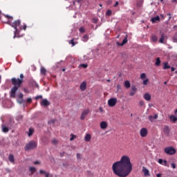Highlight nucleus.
Listing matches in <instances>:
<instances>
[{
	"mask_svg": "<svg viewBox=\"0 0 177 177\" xmlns=\"http://www.w3.org/2000/svg\"><path fill=\"white\" fill-rule=\"evenodd\" d=\"M113 174L119 177H127L132 172V163L128 156H123L120 161L112 165Z\"/></svg>",
	"mask_w": 177,
	"mask_h": 177,
	"instance_id": "obj_1",
	"label": "nucleus"
},
{
	"mask_svg": "<svg viewBox=\"0 0 177 177\" xmlns=\"http://www.w3.org/2000/svg\"><path fill=\"white\" fill-rule=\"evenodd\" d=\"M4 17L7 19V23L10 24V26H12L13 28H15V35H14V38H19V34L21 30H26L27 28V25L24 24V25H20V20H17L14 22L13 21V17H10L9 15H4Z\"/></svg>",
	"mask_w": 177,
	"mask_h": 177,
	"instance_id": "obj_2",
	"label": "nucleus"
},
{
	"mask_svg": "<svg viewBox=\"0 0 177 177\" xmlns=\"http://www.w3.org/2000/svg\"><path fill=\"white\" fill-rule=\"evenodd\" d=\"M11 82L14 86L11 88L10 97H16V92H17V89L21 86L23 80L13 77L11 79Z\"/></svg>",
	"mask_w": 177,
	"mask_h": 177,
	"instance_id": "obj_3",
	"label": "nucleus"
},
{
	"mask_svg": "<svg viewBox=\"0 0 177 177\" xmlns=\"http://www.w3.org/2000/svg\"><path fill=\"white\" fill-rule=\"evenodd\" d=\"M164 151L168 156H174L176 153V149L173 147H168L165 148Z\"/></svg>",
	"mask_w": 177,
	"mask_h": 177,
	"instance_id": "obj_4",
	"label": "nucleus"
},
{
	"mask_svg": "<svg viewBox=\"0 0 177 177\" xmlns=\"http://www.w3.org/2000/svg\"><path fill=\"white\" fill-rule=\"evenodd\" d=\"M35 147H37V142H35V141H30L26 145L25 150H32V149H35Z\"/></svg>",
	"mask_w": 177,
	"mask_h": 177,
	"instance_id": "obj_5",
	"label": "nucleus"
},
{
	"mask_svg": "<svg viewBox=\"0 0 177 177\" xmlns=\"http://www.w3.org/2000/svg\"><path fill=\"white\" fill-rule=\"evenodd\" d=\"M117 104V98L112 97L108 100V106L109 107H114Z\"/></svg>",
	"mask_w": 177,
	"mask_h": 177,
	"instance_id": "obj_6",
	"label": "nucleus"
},
{
	"mask_svg": "<svg viewBox=\"0 0 177 177\" xmlns=\"http://www.w3.org/2000/svg\"><path fill=\"white\" fill-rule=\"evenodd\" d=\"M148 133H149V131H147V129L146 128H142L140 131V135L141 138H146Z\"/></svg>",
	"mask_w": 177,
	"mask_h": 177,
	"instance_id": "obj_7",
	"label": "nucleus"
},
{
	"mask_svg": "<svg viewBox=\"0 0 177 177\" xmlns=\"http://www.w3.org/2000/svg\"><path fill=\"white\" fill-rule=\"evenodd\" d=\"M88 114H89V110L88 109L84 110L82 112V114L80 116V120H85V118H86V116L88 115Z\"/></svg>",
	"mask_w": 177,
	"mask_h": 177,
	"instance_id": "obj_8",
	"label": "nucleus"
},
{
	"mask_svg": "<svg viewBox=\"0 0 177 177\" xmlns=\"http://www.w3.org/2000/svg\"><path fill=\"white\" fill-rule=\"evenodd\" d=\"M148 118L151 122H154V120H157L158 118V115L155 114L154 115H149L148 116Z\"/></svg>",
	"mask_w": 177,
	"mask_h": 177,
	"instance_id": "obj_9",
	"label": "nucleus"
},
{
	"mask_svg": "<svg viewBox=\"0 0 177 177\" xmlns=\"http://www.w3.org/2000/svg\"><path fill=\"white\" fill-rule=\"evenodd\" d=\"M163 132L166 135V136H169V127L168 126H165L163 129Z\"/></svg>",
	"mask_w": 177,
	"mask_h": 177,
	"instance_id": "obj_10",
	"label": "nucleus"
},
{
	"mask_svg": "<svg viewBox=\"0 0 177 177\" xmlns=\"http://www.w3.org/2000/svg\"><path fill=\"white\" fill-rule=\"evenodd\" d=\"M80 90L84 91L86 89V82H82V84H80Z\"/></svg>",
	"mask_w": 177,
	"mask_h": 177,
	"instance_id": "obj_11",
	"label": "nucleus"
},
{
	"mask_svg": "<svg viewBox=\"0 0 177 177\" xmlns=\"http://www.w3.org/2000/svg\"><path fill=\"white\" fill-rule=\"evenodd\" d=\"M144 99H145L147 102H150V100H151V95L147 93L144 95Z\"/></svg>",
	"mask_w": 177,
	"mask_h": 177,
	"instance_id": "obj_12",
	"label": "nucleus"
},
{
	"mask_svg": "<svg viewBox=\"0 0 177 177\" xmlns=\"http://www.w3.org/2000/svg\"><path fill=\"white\" fill-rule=\"evenodd\" d=\"M108 124L106 122L102 121L100 122V128L101 129H106V128H107Z\"/></svg>",
	"mask_w": 177,
	"mask_h": 177,
	"instance_id": "obj_13",
	"label": "nucleus"
},
{
	"mask_svg": "<svg viewBox=\"0 0 177 177\" xmlns=\"http://www.w3.org/2000/svg\"><path fill=\"white\" fill-rule=\"evenodd\" d=\"M142 172H144L145 176H149L150 174L149 171V169H147L146 167H142Z\"/></svg>",
	"mask_w": 177,
	"mask_h": 177,
	"instance_id": "obj_14",
	"label": "nucleus"
},
{
	"mask_svg": "<svg viewBox=\"0 0 177 177\" xmlns=\"http://www.w3.org/2000/svg\"><path fill=\"white\" fill-rule=\"evenodd\" d=\"M41 106H49V101H48V100L44 99L41 102Z\"/></svg>",
	"mask_w": 177,
	"mask_h": 177,
	"instance_id": "obj_15",
	"label": "nucleus"
},
{
	"mask_svg": "<svg viewBox=\"0 0 177 177\" xmlns=\"http://www.w3.org/2000/svg\"><path fill=\"white\" fill-rule=\"evenodd\" d=\"M91 138H92V136H91V134L87 133V134L85 136V138H84L85 142H91Z\"/></svg>",
	"mask_w": 177,
	"mask_h": 177,
	"instance_id": "obj_16",
	"label": "nucleus"
},
{
	"mask_svg": "<svg viewBox=\"0 0 177 177\" xmlns=\"http://www.w3.org/2000/svg\"><path fill=\"white\" fill-rule=\"evenodd\" d=\"M68 44L70 45H71V46H75L77 45V44H78V42L75 41V40H74V39H73L68 41Z\"/></svg>",
	"mask_w": 177,
	"mask_h": 177,
	"instance_id": "obj_17",
	"label": "nucleus"
},
{
	"mask_svg": "<svg viewBox=\"0 0 177 177\" xmlns=\"http://www.w3.org/2000/svg\"><path fill=\"white\" fill-rule=\"evenodd\" d=\"M151 21L152 23H157V21H160V17H159V16H157V17H153V18L151 19Z\"/></svg>",
	"mask_w": 177,
	"mask_h": 177,
	"instance_id": "obj_18",
	"label": "nucleus"
},
{
	"mask_svg": "<svg viewBox=\"0 0 177 177\" xmlns=\"http://www.w3.org/2000/svg\"><path fill=\"white\" fill-rule=\"evenodd\" d=\"M89 39V36L88 35H84L83 37H82V41L83 42H88Z\"/></svg>",
	"mask_w": 177,
	"mask_h": 177,
	"instance_id": "obj_19",
	"label": "nucleus"
},
{
	"mask_svg": "<svg viewBox=\"0 0 177 177\" xmlns=\"http://www.w3.org/2000/svg\"><path fill=\"white\" fill-rule=\"evenodd\" d=\"M124 86L127 89H129V88H131V83L129 82V81L127 80L124 82Z\"/></svg>",
	"mask_w": 177,
	"mask_h": 177,
	"instance_id": "obj_20",
	"label": "nucleus"
},
{
	"mask_svg": "<svg viewBox=\"0 0 177 177\" xmlns=\"http://www.w3.org/2000/svg\"><path fill=\"white\" fill-rule=\"evenodd\" d=\"M127 42H128V38L126 37L124 38L122 43V44H118V45H120V46H123L124 45H125V44H127Z\"/></svg>",
	"mask_w": 177,
	"mask_h": 177,
	"instance_id": "obj_21",
	"label": "nucleus"
},
{
	"mask_svg": "<svg viewBox=\"0 0 177 177\" xmlns=\"http://www.w3.org/2000/svg\"><path fill=\"white\" fill-rule=\"evenodd\" d=\"M39 174H43L44 175H45V177H49V173H47L44 170H40Z\"/></svg>",
	"mask_w": 177,
	"mask_h": 177,
	"instance_id": "obj_22",
	"label": "nucleus"
},
{
	"mask_svg": "<svg viewBox=\"0 0 177 177\" xmlns=\"http://www.w3.org/2000/svg\"><path fill=\"white\" fill-rule=\"evenodd\" d=\"M8 160L10 162H15V156H13V155H10L8 156Z\"/></svg>",
	"mask_w": 177,
	"mask_h": 177,
	"instance_id": "obj_23",
	"label": "nucleus"
},
{
	"mask_svg": "<svg viewBox=\"0 0 177 177\" xmlns=\"http://www.w3.org/2000/svg\"><path fill=\"white\" fill-rule=\"evenodd\" d=\"M2 131H3V132L6 133L7 132H9V129H8V127H6L5 125H3Z\"/></svg>",
	"mask_w": 177,
	"mask_h": 177,
	"instance_id": "obj_24",
	"label": "nucleus"
},
{
	"mask_svg": "<svg viewBox=\"0 0 177 177\" xmlns=\"http://www.w3.org/2000/svg\"><path fill=\"white\" fill-rule=\"evenodd\" d=\"M160 64H161V60L160 59V57H157L155 65L156 66H160Z\"/></svg>",
	"mask_w": 177,
	"mask_h": 177,
	"instance_id": "obj_25",
	"label": "nucleus"
},
{
	"mask_svg": "<svg viewBox=\"0 0 177 177\" xmlns=\"http://www.w3.org/2000/svg\"><path fill=\"white\" fill-rule=\"evenodd\" d=\"M170 120L171 121H173V122H176L177 121V118L172 115L170 116Z\"/></svg>",
	"mask_w": 177,
	"mask_h": 177,
	"instance_id": "obj_26",
	"label": "nucleus"
},
{
	"mask_svg": "<svg viewBox=\"0 0 177 177\" xmlns=\"http://www.w3.org/2000/svg\"><path fill=\"white\" fill-rule=\"evenodd\" d=\"M68 60L70 63H74V58L71 55L68 56Z\"/></svg>",
	"mask_w": 177,
	"mask_h": 177,
	"instance_id": "obj_27",
	"label": "nucleus"
},
{
	"mask_svg": "<svg viewBox=\"0 0 177 177\" xmlns=\"http://www.w3.org/2000/svg\"><path fill=\"white\" fill-rule=\"evenodd\" d=\"M29 170L31 171V174H35L37 171V169L35 167H30Z\"/></svg>",
	"mask_w": 177,
	"mask_h": 177,
	"instance_id": "obj_28",
	"label": "nucleus"
},
{
	"mask_svg": "<svg viewBox=\"0 0 177 177\" xmlns=\"http://www.w3.org/2000/svg\"><path fill=\"white\" fill-rule=\"evenodd\" d=\"M167 68H171V66L168 65V63H165L163 70H167Z\"/></svg>",
	"mask_w": 177,
	"mask_h": 177,
	"instance_id": "obj_29",
	"label": "nucleus"
},
{
	"mask_svg": "<svg viewBox=\"0 0 177 177\" xmlns=\"http://www.w3.org/2000/svg\"><path fill=\"white\" fill-rule=\"evenodd\" d=\"M76 138H77V136H76V135L71 134V138H70L71 142H73V140H74L75 139H76Z\"/></svg>",
	"mask_w": 177,
	"mask_h": 177,
	"instance_id": "obj_30",
	"label": "nucleus"
},
{
	"mask_svg": "<svg viewBox=\"0 0 177 177\" xmlns=\"http://www.w3.org/2000/svg\"><path fill=\"white\" fill-rule=\"evenodd\" d=\"M34 133V129H29V131H28V136H31V135H32Z\"/></svg>",
	"mask_w": 177,
	"mask_h": 177,
	"instance_id": "obj_31",
	"label": "nucleus"
},
{
	"mask_svg": "<svg viewBox=\"0 0 177 177\" xmlns=\"http://www.w3.org/2000/svg\"><path fill=\"white\" fill-rule=\"evenodd\" d=\"M164 37H165L164 34H162L161 38L159 40V42L160 44H164Z\"/></svg>",
	"mask_w": 177,
	"mask_h": 177,
	"instance_id": "obj_32",
	"label": "nucleus"
},
{
	"mask_svg": "<svg viewBox=\"0 0 177 177\" xmlns=\"http://www.w3.org/2000/svg\"><path fill=\"white\" fill-rule=\"evenodd\" d=\"M158 39V38L157 37V36L156 35L152 36V41H153V42H157Z\"/></svg>",
	"mask_w": 177,
	"mask_h": 177,
	"instance_id": "obj_33",
	"label": "nucleus"
},
{
	"mask_svg": "<svg viewBox=\"0 0 177 177\" xmlns=\"http://www.w3.org/2000/svg\"><path fill=\"white\" fill-rule=\"evenodd\" d=\"M41 74H43V75L46 74V70L45 69V68H41Z\"/></svg>",
	"mask_w": 177,
	"mask_h": 177,
	"instance_id": "obj_34",
	"label": "nucleus"
},
{
	"mask_svg": "<svg viewBox=\"0 0 177 177\" xmlns=\"http://www.w3.org/2000/svg\"><path fill=\"white\" fill-rule=\"evenodd\" d=\"M80 67H83V68H86L88 67V64H80Z\"/></svg>",
	"mask_w": 177,
	"mask_h": 177,
	"instance_id": "obj_35",
	"label": "nucleus"
},
{
	"mask_svg": "<svg viewBox=\"0 0 177 177\" xmlns=\"http://www.w3.org/2000/svg\"><path fill=\"white\" fill-rule=\"evenodd\" d=\"M79 31L80 32H85V28L84 27H80V28L79 29Z\"/></svg>",
	"mask_w": 177,
	"mask_h": 177,
	"instance_id": "obj_36",
	"label": "nucleus"
},
{
	"mask_svg": "<svg viewBox=\"0 0 177 177\" xmlns=\"http://www.w3.org/2000/svg\"><path fill=\"white\" fill-rule=\"evenodd\" d=\"M140 78H141V80H145V78H146V74L145 73H142L140 75Z\"/></svg>",
	"mask_w": 177,
	"mask_h": 177,
	"instance_id": "obj_37",
	"label": "nucleus"
},
{
	"mask_svg": "<svg viewBox=\"0 0 177 177\" xmlns=\"http://www.w3.org/2000/svg\"><path fill=\"white\" fill-rule=\"evenodd\" d=\"M111 13H112L111 10H108L106 11V14L107 15V16H111Z\"/></svg>",
	"mask_w": 177,
	"mask_h": 177,
	"instance_id": "obj_38",
	"label": "nucleus"
},
{
	"mask_svg": "<svg viewBox=\"0 0 177 177\" xmlns=\"http://www.w3.org/2000/svg\"><path fill=\"white\" fill-rule=\"evenodd\" d=\"M138 88H136L135 86H131V91H133V92H136Z\"/></svg>",
	"mask_w": 177,
	"mask_h": 177,
	"instance_id": "obj_39",
	"label": "nucleus"
},
{
	"mask_svg": "<svg viewBox=\"0 0 177 177\" xmlns=\"http://www.w3.org/2000/svg\"><path fill=\"white\" fill-rule=\"evenodd\" d=\"M174 42H177V34H176L173 37Z\"/></svg>",
	"mask_w": 177,
	"mask_h": 177,
	"instance_id": "obj_40",
	"label": "nucleus"
},
{
	"mask_svg": "<svg viewBox=\"0 0 177 177\" xmlns=\"http://www.w3.org/2000/svg\"><path fill=\"white\" fill-rule=\"evenodd\" d=\"M82 156L80 153H77V160H81Z\"/></svg>",
	"mask_w": 177,
	"mask_h": 177,
	"instance_id": "obj_41",
	"label": "nucleus"
},
{
	"mask_svg": "<svg viewBox=\"0 0 177 177\" xmlns=\"http://www.w3.org/2000/svg\"><path fill=\"white\" fill-rule=\"evenodd\" d=\"M158 162L159 164H160L161 165H162V164L164 163V160H162V159H159L158 161Z\"/></svg>",
	"mask_w": 177,
	"mask_h": 177,
	"instance_id": "obj_42",
	"label": "nucleus"
},
{
	"mask_svg": "<svg viewBox=\"0 0 177 177\" xmlns=\"http://www.w3.org/2000/svg\"><path fill=\"white\" fill-rule=\"evenodd\" d=\"M167 164H168V162L167 160H164L162 165H164L165 167H167Z\"/></svg>",
	"mask_w": 177,
	"mask_h": 177,
	"instance_id": "obj_43",
	"label": "nucleus"
},
{
	"mask_svg": "<svg viewBox=\"0 0 177 177\" xmlns=\"http://www.w3.org/2000/svg\"><path fill=\"white\" fill-rule=\"evenodd\" d=\"M147 82H149V79H147L143 81V85H147Z\"/></svg>",
	"mask_w": 177,
	"mask_h": 177,
	"instance_id": "obj_44",
	"label": "nucleus"
},
{
	"mask_svg": "<svg viewBox=\"0 0 177 177\" xmlns=\"http://www.w3.org/2000/svg\"><path fill=\"white\" fill-rule=\"evenodd\" d=\"M26 102H27V103H32V100L31 99V98H28L27 100H26Z\"/></svg>",
	"mask_w": 177,
	"mask_h": 177,
	"instance_id": "obj_45",
	"label": "nucleus"
},
{
	"mask_svg": "<svg viewBox=\"0 0 177 177\" xmlns=\"http://www.w3.org/2000/svg\"><path fill=\"white\" fill-rule=\"evenodd\" d=\"M171 167L173 168V169H175V168H176V165H175V163H171Z\"/></svg>",
	"mask_w": 177,
	"mask_h": 177,
	"instance_id": "obj_46",
	"label": "nucleus"
},
{
	"mask_svg": "<svg viewBox=\"0 0 177 177\" xmlns=\"http://www.w3.org/2000/svg\"><path fill=\"white\" fill-rule=\"evenodd\" d=\"M136 93V91H131L129 94L130 96H133Z\"/></svg>",
	"mask_w": 177,
	"mask_h": 177,
	"instance_id": "obj_47",
	"label": "nucleus"
},
{
	"mask_svg": "<svg viewBox=\"0 0 177 177\" xmlns=\"http://www.w3.org/2000/svg\"><path fill=\"white\" fill-rule=\"evenodd\" d=\"M38 99H42V95H38V96L35 97L36 100H38Z\"/></svg>",
	"mask_w": 177,
	"mask_h": 177,
	"instance_id": "obj_48",
	"label": "nucleus"
},
{
	"mask_svg": "<svg viewBox=\"0 0 177 177\" xmlns=\"http://www.w3.org/2000/svg\"><path fill=\"white\" fill-rule=\"evenodd\" d=\"M139 104H140V106H145V102L140 101V102H139Z\"/></svg>",
	"mask_w": 177,
	"mask_h": 177,
	"instance_id": "obj_49",
	"label": "nucleus"
},
{
	"mask_svg": "<svg viewBox=\"0 0 177 177\" xmlns=\"http://www.w3.org/2000/svg\"><path fill=\"white\" fill-rule=\"evenodd\" d=\"M93 23H95V24H96V23H97V19L94 18L93 19Z\"/></svg>",
	"mask_w": 177,
	"mask_h": 177,
	"instance_id": "obj_50",
	"label": "nucleus"
},
{
	"mask_svg": "<svg viewBox=\"0 0 177 177\" xmlns=\"http://www.w3.org/2000/svg\"><path fill=\"white\" fill-rule=\"evenodd\" d=\"M18 103H19V104H21V103H23V100H21L20 98L18 100Z\"/></svg>",
	"mask_w": 177,
	"mask_h": 177,
	"instance_id": "obj_51",
	"label": "nucleus"
},
{
	"mask_svg": "<svg viewBox=\"0 0 177 177\" xmlns=\"http://www.w3.org/2000/svg\"><path fill=\"white\" fill-rule=\"evenodd\" d=\"M19 99H21V100H23V94H19Z\"/></svg>",
	"mask_w": 177,
	"mask_h": 177,
	"instance_id": "obj_52",
	"label": "nucleus"
},
{
	"mask_svg": "<svg viewBox=\"0 0 177 177\" xmlns=\"http://www.w3.org/2000/svg\"><path fill=\"white\" fill-rule=\"evenodd\" d=\"M23 78H24V75L23 74H21L19 80H22V82H23Z\"/></svg>",
	"mask_w": 177,
	"mask_h": 177,
	"instance_id": "obj_53",
	"label": "nucleus"
},
{
	"mask_svg": "<svg viewBox=\"0 0 177 177\" xmlns=\"http://www.w3.org/2000/svg\"><path fill=\"white\" fill-rule=\"evenodd\" d=\"M118 3H119L118 1H116L115 5H114V7L117 8V6H118Z\"/></svg>",
	"mask_w": 177,
	"mask_h": 177,
	"instance_id": "obj_54",
	"label": "nucleus"
},
{
	"mask_svg": "<svg viewBox=\"0 0 177 177\" xmlns=\"http://www.w3.org/2000/svg\"><path fill=\"white\" fill-rule=\"evenodd\" d=\"M53 143L54 145H55V143H57V140H53Z\"/></svg>",
	"mask_w": 177,
	"mask_h": 177,
	"instance_id": "obj_55",
	"label": "nucleus"
},
{
	"mask_svg": "<svg viewBox=\"0 0 177 177\" xmlns=\"http://www.w3.org/2000/svg\"><path fill=\"white\" fill-rule=\"evenodd\" d=\"M55 123V120H52L49 122V124H54Z\"/></svg>",
	"mask_w": 177,
	"mask_h": 177,
	"instance_id": "obj_56",
	"label": "nucleus"
},
{
	"mask_svg": "<svg viewBox=\"0 0 177 177\" xmlns=\"http://www.w3.org/2000/svg\"><path fill=\"white\" fill-rule=\"evenodd\" d=\"M34 164H35V165H37V164H39V162L35 161V162H34Z\"/></svg>",
	"mask_w": 177,
	"mask_h": 177,
	"instance_id": "obj_57",
	"label": "nucleus"
},
{
	"mask_svg": "<svg viewBox=\"0 0 177 177\" xmlns=\"http://www.w3.org/2000/svg\"><path fill=\"white\" fill-rule=\"evenodd\" d=\"M156 176H157V177H162V176H161V174H158L156 175Z\"/></svg>",
	"mask_w": 177,
	"mask_h": 177,
	"instance_id": "obj_58",
	"label": "nucleus"
},
{
	"mask_svg": "<svg viewBox=\"0 0 177 177\" xmlns=\"http://www.w3.org/2000/svg\"><path fill=\"white\" fill-rule=\"evenodd\" d=\"M167 16H169V19L171 20V14H169V13L167 14Z\"/></svg>",
	"mask_w": 177,
	"mask_h": 177,
	"instance_id": "obj_59",
	"label": "nucleus"
},
{
	"mask_svg": "<svg viewBox=\"0 0 177 177\" xmlns=\"http://www.w3.org/2000/svg\"><path fill=\"white\" fill-rule=\"evenodd\" d=\"M171 71H175V68L171 67Z\"/></svg>",
	"mask_w": 177,
	"mask_h": 177,
	"instance_id": "obj_60",
	"label": "nucleus"
},
{
	"mask_svg": "<svg viewBox=\"0 0 177 177\" xmlns=\"http://www.w3.org/2000/svg\"><path fill=\"white\" fill-rule=\"evenodd\" d=\"M100 111H103V109L102 108H100Z\"/></svg>",
	"mask_w": 177,
	"mask_h": 177,
	"instance_id": "obj_61",
	"label": "nucleus"
},
{
	"mask_svg": "<svg viewBox=\"0 0 177 177\" xmlns=\"http://www.w3.org/2000/svg\"><path fill=\"white\" fill-rule=\"evenodd\" d=\"M164 84H165V85H167V82H165Z\"/></svg>",
	"mask_w": 177,
	"mask_h": 177,
	"instance_id": "obj_62",
	"label": "nucleus"
},
{
	"mask_svg": "<svg viewBox=\"0 0 177 177\" xmlns=\"http://www.w3.org/2000/svg\"><path fill=\"white\" fill-rule=\"evenodd\" d=\"M107 82H110V80H108Z\"/></svg>",
	"mask_w": 177,
	"mask_h": 177,
	"instance_id": "obj_63",
	"label": "nucleus"
},
{
	"mask_svg": "<svg viewBox=\"0 0 177 177\" xmlns=\"http://www.w3.org/2000/svg\"><path fill=\"white\" fill-rule=\"evenodd\" d=\"M100 6H102V4H100Z\"/></svg>",
	"mask_w": 177,
	"mask_h": 177,
	"instance_id": "obj_64",
	"label": "nucleus"
}]
</instances>
